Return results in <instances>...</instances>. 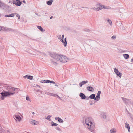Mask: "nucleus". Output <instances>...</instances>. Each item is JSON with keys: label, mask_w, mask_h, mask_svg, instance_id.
<instances>
[{"label": "nucleus", "mask_w": 133, "mask_h": 133, "mask_svg": "<svg viewBox=\"0 0 133 133\" xmlns=\"http://www.w3.org/2000/svg\"><path fill=\"white\" fill-rule=\"evenodd\" d=\"M51 56L54 58L62 62L65 63L67 62L69 60L68 58L66 56L59 54L53 53L51 54Z\"/></svg>", "instance_id": "f257e3e1"}, {"label": "nucleus", "mask_w": 133, "mask_h": 133, "mask_svg": "<svg viewBox=\"0 0 133 133\" xmlns=\"http://www.w3.org/2000/svg\"><path fill=\"white\" fill-rule=\"evenodd\" d=\"M92 118L90 117L86 118L85 119L86 124L88 125L87 128L89 130L92 132L94 131L95 127L94 124L92 122Z\"/></svg>", "instance_id": "f03ea898"}, {"label": "nucleus", "mask_w": 133, "mask_h": 133, "mask_svg": "<svg viewBox=\"0 0 133 133\" xmlns=\"http://www.w3.org/2000/svg\"><path fill=\"white\" fill-rule=\"evenodd\" d=\"M15 93L14 92H10L9 91H4L1 93L2 96L1 98L3 100L4 99V97H10L11 95H13Z\"/></svg>", "instance_id": "7ed1b4c3"}, {"label": "nucleus", "mask_w": 133, "mask_h": 133, "mask_svg": "<svg viewBox=\"0 0 133 133\" xmlns=\"http://www.w3.org/2000/svg\"><path fill=\"white\" fill-rule=\"evenodd\" d=\"M101 93V92L100 91H98V93L96 96L95 98V100L98 101L100 98V94Z\"/></svg>", "instance_id": "20e7f679"}, {"label": "nucleus", "mask_w": 133, "mask_h": 133, "mask_svg": "<svg viewBox=\"0 0 133 133\" xmlns=\"http://www.w3.org/2000/svg\"><path fill=\"white\" fill-rule=\"evenodd\" d=\"M9 8V5L4 3L1 9L6 10H8Z\"/></svg>", "instance_id": "39448f33"}, {"label": "nucleus", "mask_w": 133, "mask_h": 133, "mask_svg": "<svg viewBox=\"0 0 133 133\" xmlns=\"http://www.w3.org/2000/svg\"><path fill=\"white\" fill-rule=\"evenodd\" d=\"M6 89L7 90L10 91L11 92H13L14 91H15L17 89L16 88H15L14 87H7Z\"/></svg>", "instance_id": "423d86ee"}, {"label": "nucleus", "mask_w": 133, "mask_h": 133, "mask_svg": "<svg viewBox=\"0 0 133 133\" xmlns=\"http://www.w3.org/2000/svg\"><path fill=\"white\" fill-rule=\"evenodd\" d=\"M14 118L16 120H18L19 121H20L21 119V118L20 116L19 115H15L13 116Z\"/></svg>", "instance_id": "0eeeda50"}, {"label": "nucleus", "mask_w": 133, "mask_h": 133, "mask_svg": "<svg viewBox=\"0 0 133 133\" xmlns=\"http://www.w3.org/2000/svg\"><path fill=\"white\" fill-rule=\"evenodd\" d=\"M79 96L82 99H84L86 98V96L83 93L81 92L79 94Z\"/></svg>", "instance_id": "6e6552de"}, {"label": "nucleus", "mask_w": 133, "mask_h": 133, "mask_svg": "<svg viewBox=\"0 0 133 133\" xmlns=\"http://www.w3.org/2000/svg\"><path fill=\"white\" fill-rule=\"evenodd\" d=\"M55 119L56 120H57L60 123H62L63 122V121L60 118L56 117L55 118Z\"/></svg>", "instance_id": "1a4fd4ad"}, {"label": "nucleus", "mask_w": 133, "mask_h": 133, "mask_svg": "<svg viewBox=\"0 0 133 133\" xmlns=\"http://www.w3.org/2000/svg\"><path fill=\"white\" fill-rule=\"evenodd\" d=\"M30 122L31 124L34 125H37L38 123L37 122L33 119L31 120Z\"/></svg>", "instance_id": "9d476101"}, {"label": "nucleus", "mask_w": 133, "mask_h": 133, "mask_svg": "<svg viewBox=\"0 0 133 133\" xmlns=\"http://www.w3.org/2000/svg\"><path fill=\"white\" fill-rule=\"evenodd\" d=\"M90 9H93L94 10H96L97 11H99V10H102V8H100V7H98V8H90Z\"/></svg>", "instance_id": "9b49d317"}, {"label": "nucleus", "mask_w": 133, "mask_h": 133, "mask_svg": "<svg viewBox=\"0 0 133 133\" xmlns=\"http://www.w3.org/2000/svg\"><path fill=\"white\" fill-rule=\"evenodd\" d=\"M87 89L88 90H89L91 92L93 91L94 90V88L90 86L87 87Z\"/></svg>", "instance_id": "f8f14e48"}, {"label": "nucleus", "mask_w": 133, "mask_h": 133, "mask_svg": "<svg viewBox=\"0 0 133 133\" xmlns=\"http://www.w3.org/2000/svg\"><path fill=\"white\" fill-rule=\"evenodd\" d=\"M123 56L125 59H128L129 57V55L127 54H124L123 55Z\"/></svg>", "instance_id": "ddd939ff"}, {"label": "nucleus", "mask_w": 133, "mask_h": 133, "mask_svg": "<svg viewBox=\"0 0 133 133\" xmlns=\"http://www.w3.org/2000/svg\"><path fill=\"white\" fill-rule=\"evenodd\" d=\"M95 94H93L91 95L90 96H89V98L90 99H94L95 100Z\"/></svg>", "instance_id": "4468645a"}, {"label": "nucleus", "mask_w": 133, "mask_h": 133, "mask_svg": "<svg viewBox=\"0 0 133 133\" xmlns=\"http://www.w3.org/2000/svg\"><path fill=\"white\" fill-rule=\"evenodd\" d=\"M52 2H53L52 0H50L49 1H47L46 2V4L48 5H50L52 4Z\"/></svg>", "instance_id": "2eb2a0df"}, {"label": "nucleus", "mask_w": 133, "mask_h": 133, "mask_svg": "<svg viewBox=\"0 0 133 133\" xmlns=\"http://www.w3.org/2000/svg\"><path fill=\"white\" fill-rule=\"evenodd\" d=\"M14 16V13H12L11 14L6 15L5 16V17H12Z\"/></svg>", "instance_id": "dca6fc26"}, {"label": "nucleus", "mask_w": 133, "mask_h": 133, "mask_svg": "<svg viewBox=\"0 0 133 133\" xmlns=\"http://www.w3.org/2000/svg\"><path fill=\"white\" fill-rule=\"evenodd\" d=\"M64 41H63V42H62L64 43V46H66L67 45V41H66V38H64Z\"/></svg>", "instance_id": "f3484780"}, {"label": "nucleus", "mask_w": 133, "mask_h": 133, "mask_svg": "<svg viewBox=\"0 0 133 133\" xmlns=\"http://www.w3.org/2000/svg\"><path fill=\"white\" fill-rule=\"evenodd\" d=\"M122 99L123 101H124L125 103L126 102L127 103L129 101V99H126L122 97Z\"/></svg>", "instance_id": "a211bd4d"}, {"label": "nucleus", "mask_w": 133, "mask_h": 133, "mask_svg": "<svg viewBox=\"0 0 133 133\" xmlns=\"http://www.w3.org/2000/svg\"><path fill=\"white\" fill-rule=\"evenodd\" d=\"M45 94L47 95H50L52 96H53L54 94L51 93L47 91L45 92Z\"/></svg>", "instance_id": "6ab92c4d"}, {"label": "nucleus", "mask_w": 133, "mask_h": 133, "mask_svg": "<svg viewBox=\"0 0 133 133\" xmlns=\"http://www.w3.org/2000/svg\"><path fill=\"white\" fill-rule=\"evenodd\" d=\"M0 132L2 133H5V130L2 129V128L0 126Z\"/></svg>", "instance_id": "aec40b11"}, {"label": "nucleus", "mask_w": 133, "mask_h": 133, "mask_svg": "<svg viewBox=\"0 0 133 133\" xmlns=\"http://www.w3.org/2000/svg\"><path fill=\"white\" fill-rule=\"evenodd\" d=\"M116 74L117 76L119 77L120 78L121 77V75H122V74L120 73L119 71L117 72Z\"/></svg>", "instance_id": "412c9836"}, {"label": "nucleus", "mask_w": 133, "mask_h": 133, "mask_svg": "<svg viewBox=\"0 0 133 133\" xmlns=\"http://www.w3.org/2000/svg\"><path fill=\"white\" fill-rule=\"evenodd\" d=\"M42 81H43V82H42V83H49L50 82V80L48 79L45 80H43Z\"/></svg>", "instance_id": "4be33fe9"}, {"label": "nucleus", "mask_w": 133, "mask_h": 133, "mask_svg": "<svg viewBox=\"0 0 133 133\" xmlns=\"http://www.w3.org/2000/svg\"><path fill=\"white\" fill-rule=\"evenodd\" d=\"M100 8H102V9L103 8L108 9H110L111 8V7H109V6H104V5L103 6V7H100Z\"/></svg>", "instance_id": "5701e85b"}, {"label": "nucleus", "mask_w": 133, "mask_h": 133, "mask_svg": "<svg viewBox=\"0 0 133 133\" xmlns=\"http://www.w3.org/2000/svg\"><path fill=\"white\" fill-rule=\"evenodd\" d=\"M107 21L111 25H112V22L111 21V20L109 19H107Z\"/></svg>", "instance_id": "b1692460"}, {"label": "nucleus", "mask_w": 133, "mask_h": 133, "mask_svg": "<svg viewBox=\"0 0 133 133\" xmlns=\"http://www.w3.org/2000/svg\"><path fill=\"white\" fill-rule=\"evenodd\" d=\"M37 28L41 31H43V29L40 26H37Z\"/></svg>", "instance_id": "393cba45"}, {"label": "nucleus", "mask_w": 133, "mask_h": 133, "mask_svg": "<svg viewBox=\"0 0 133 133\" xmlns=\"http://www.w3.org/2000/svg\"><path fill=\"white\" fill-rule=\"evenodd\" d=\"M81 83H82L83 85H84V84L87 83L88 82V81H83L82 82H81Z\"/></svg>", "instance_id": "a878e982"}, {"label": "nucleus", "mask_w": 133, "mask_h": 133, "mask_svg": "<svg viewBox=\"0 0 133 133\" xmlns=\"http://www.w3.org/2000/svg\"><path fill=\"white\" fill-rule=\"evenodd\" d=\"M125 127L127 128H130L129 124L127 123H125Z\"/></svg>", "instance_id": "bb28decb"}, {"label": "nucleus", "mask_w": 133, "mask_h": 133, "mask_svg": "<svg viewBox=\"0 0 133 133\" xmlns=\"http://www.w3.org/2000/svg\"><path fill=\"white\" fill-rule=\"evenodd\" d=\"M51 125L52 126H57L58 124H57V123H56L54 122H51Z\"/></svg>", "instance_id": "cd10ccee"}, {"label": "nucleus", "mask_w": 133, "mask_h": 133, "mask_svg": "<svg viewBox=\"0 0 133 133\" xmlns=\"http://www.w3.org/2000/svg\"><path fill=\"white\" fill-rule=\"evenodd\" d=\"M27 78L30 80H32L33 78V76H28Z\"/></svg>", "instance_id": "c85d7f7f"}, {"label": "nucleus", "mask_w": 133, "mask_h": 133, "mask_svg": "<svg viewBox=\"0 0 133 133\" xmlns=\"http://www.w3.org/2000/svg\"><path fill=\"white\" fill-rule=\"evenodd\" d=\"M53 96L55 97H57L59 99H61V98L57 95H56L55 94H54Z\"/></svg>", "instance_id": "c756f323"}, {"label": "nucleus", "mask_w": 133, "mask_h": 133, "mask_svg": "<svg viewBox=\"0 0 133 133\" xmlns=\"http://www.w3.org/2000/svg\"><path fill=\"white\" fill-rule=\"evenodd\" d=\"M111 133H115L116 131L114 129H112L110 130Z\"/></svg>", "instance_id": "7c9ffc66"}, {"label": "nucleus", "mask_w": 133, "mask_h": 133, "mask_svg": "<svg viewBox=\"0 0 133 133\" xmlns=\"http://www.w3.org/2000/svg\"><path fill=\"white\" fill-rule=\"evenodd\" d=\"M51 116L50 115H48L47 116V118H46V117H45V118L46 119H47L48 120L50 121V118L51 117Z\"/></svg>", "instance_id": "2f4dec72"}, {"label": "nucleus", "mask_w": 133, "mask_h": 133, "mask_svg": "<svg viewBox=\"0 0 133 133\" xmlns=\"http://www.w3.org/2000/svg\"><path fill=\"white\" fill-rule=\"evenodd\" d=\"M4 3L0 1V8L1 9Z\"/></svg>", "instance_id": "473e14b6"}, {"label": "nucleus", "mask_w": 133, "mask_h": 133, "mask_svg": "<svg viewBox=\"0 0 133 133\" xmlns=\"http://www.w3.org/2000/svg\"><path fill=\"white\" fill-rule=\"evenodd\" d=\"M20 1V0H16L17 2H19V3L18 4L19 5H21V4L22 3V2H21Z\"/></svg>", "instance_id": "72a5a7b5"}, {"label": "nucleus", "mask_w": 133, "mask_h": 133, "mask_svg": "<svg viewBox=\"0 0 133 133\" xmlns=\"http://www.w3.org/2000/svg\"><path fill=\"white\" fill-rule=\"evenodd\" d=\"M114 71L115 72L116 74L117 72H118V69L116 68H115L114 69Z\"/></svg>", "instance_id": "f704fd0d"}, {"label": "nucleus", "mask_w": 133, "mask_h": 133, "mask_svg": "<svg viewBox=\"0 0 133 133\" xmlns=\"http://www.w3.org/2000/svg\"><path fill=\"white\" fill-rule=\"evenodd\" d=\"M64 37V35H63L62 36V39L61 40V41L62 42H63V38Z\"/></svg>", "instance_id": "c9c22d12"}, {"label": "nucleus", "mask_w": 133, "mask_h": 133, "mask_svg": "<svg viewBox=\"0 0 133 133\" xmlns=\"http://www.w3.org/2000/svg\"><path fill=\"white\" fill-rule=\"evenodd\" d=\"M111 38L112 39H115L116 38V36H113L111 37Z\"/></svg>", "instance_id": "e433bc0d"}, {"label": "nucleus", "mask_w": 133, "mask_h": 133, "mask_svg": "<svg viewBox=\"0 0 133 133\" xmlns=\"http://www.w3.org/2000/svg\"><path fill=\"white\" fill-rule=\"evenodd\" d=\"M102 118L104 119H105L106 118V115L104 114H103L102 115Z\"/></svg>", "instance_id": "4c0bfd02"}, {"label": "nucleus", "mask_w": 133, "mask_h": 133, "mask_svg": "<svg viewBox=\"0 0 133 133\" xmlns=\"http://www.w3.org/2000/svg\"><path fill=\"white\" fill-rule=\"evenodd\" d=\"M52 63L53 64H54V65H57V63L56 62H54V61H52Z\"/></svg>", "instance_id": "58836bf2"}, {"label": "nucleus", "mask_w": 133, "mask_h": 133, "mask_svg": "<svg viewBox=\"0 0 133 133\" xmlns=\"http://www.w3.org/2000/svg\"><path fill=\"white\" fill-rule=\"evenodd\" d=\"M56 129L57 130H58V131H60L61 130V129H60V128L58 127H56Z\"/></svg>", "instance_id": "ea45409f"}, {"label": "nucleus", "mask_w": 133, "mask_h": 133, "mask_svg": "<svg viewBox=\"0 0 133 133\" xmlns=\"http://www.w3.org/2000/svg\"><path fill=\"white\" fill-rule=\"evenodd\" d=\"M16 17H18V19H19L20 18V16L18 14L17 15H16Z\"/></svg>", "instance_id": "a19ab883"}, {"label": "nucleus", "mask_w": 133, "mask_h": 133, "mask_svg": "<svg viewBox=\"0 0 133 133\" xmlns=\"http://www.w3.org/2000/svg\"><path fill=\"white\" fill-rule=\"evenodd\" d=\"M26 99L27 101H30V99L29 97L27 96L26 97Z\"/></svg>", "instance_id": "79ce46f5"}, {"label": "nucleus", "mask_w": 133, "mask_h": 133, "mask_svg": "<svg viewBox=\"0 0 133 133\" xmlns=\"http://www.w3.org/2000/svg\"><path fill=\"white\" fill-rule=\"evenodd\" d=\"M34 91H37V92H39L40 91H39L40 90L38 89H34Z\"/></svg>", "instance_id": "37998d69"}, {"label": "nucleus", "mask_w": 133, "mask_h": 133, "mask_svg": "<svg viewBox=\"0 0 133 133\" xmlns=\"http://www.w3.org/2000/svg\"><path fill=\"white\" fill-rule=\"evenodd\" d=\"M50 83H51L54 84H55V83L53 81H50Z\"/></svg>", "instance_id": "c03bdc74"}, {"label": "nucleus", "mask_w": 133, "mask_h": 133, "mask_svg": "<svg viewBox=\"0 0 133 133\" xmlns=\"http://www.w3.org/2000/svg\"><path fill=\"white\" fill-rule=\"evenodd\" d=\"M19 3V2H16V6H20L21 5H19L18 4Z\"/></svg>", "instance_id": "a18cd8bd"}, {"label": "nucleus", "mask_w": 133, "mask_h": 133, "mask_svg": "<svg viewBox=\"0 0 133 133\" xmlns=\"http://www.w3.org/2000/svg\"><path fill=\"white\" fill-rule=\"evenodd\" d=\"M79 86H80V87H82V86L83 85H82V83H81V82H80L79 84Z\"/></svg>", "instance_id": "49530a36"}, {"label": "nucleus", "mask_w": 133, "mask_h": 133, "mask_svg": "<svg viewBox=\"0 0 133 133\" xmlns=\"http://www.w3.org/2000/svg\"><path fill=\"white\" fill-rule=\"evenodd\" d=\"M102 4L100 3L98 4H97V6H99V7H100V6Z\"/></svg>", "instance_id": "de8ad7c7"}, {"label": "nucleus", "mask_w": 133, "mask_h": 133, "mask_svg": "<svg viewBox=\"0 0 133 133\" xmlns=\"http://www.w3.org/2000/svg\"><path fill=\"white\" fill-rule=\"evenodd\" d=\"M17 2L15 1H13V3L14 4H15L16 5V3Z\"/></svg>", "instance_id": "09e8293b"}, {"label": "nucleus", "mask_w": 133, "mask_h": 133, "mask_svg": "<svg viewBox=\"0 0 133 133\" xmlns=\"http://www.w3.org/2000/svg\"><path fill=\"white\" fill-rule=\"evenodd\" d=\"M84 31H85L88 32L89 31V30L88 29H85Z\"/></svg>", "instance_id": "8fccbe9b"}, {"label": "nucleus", "mask_w": 133, "mask_h": 133, "mask_svg": "<svg viewBox=\"0 0 133 133\" xmlns=\"http://www.w3.org/2000/svg\"><path fill=\"white\" fill-rule=\"evenodd\" d=\"M28 76H27V75L25 76H23V78H24L25 79L26 78H27V77H28Z\"/></svg>", "instance_id": "3c124183"}, {"label": "nucleus", "mask_w": 133, "mask_h": 133, "mask_svg": "<svg viewBox=\"0 0 133 133\" xmlns=\"http://www.w3.org/2000/svg\"><path fill=\"white\" fill-rule=\"evenodd\" d=\"M89 97H86V98L85 99H86L87 100H89Z\"/></svg>", "instance_id": "603ef678"}, {"label": "nucleus", "mask_w": 133, "mask_h": 133, "mask_svg": "<svg viewBox=\"0 0 133 133\" xmlns=\"http://www.w3.org/2000/svg\"><path fill=\"white\" fill-rule=\"evenodd\" d=\"M2 85L1 83H0V88H2Z\"/></svg>", "instance_id": "864d4df0"}, {"label": "nucleus", "mask_w": 133, "mask_h": 133, "mask_svg": "<svg viewBox=\"0 0 133 133\" xmlns=\"http://www.w3.org/2000/svg\"><path fill=\"white\" fill-rule=\"evenodd\" d=\"M35 14L36 15H38L39 16H40V15H38V13H35Z\"/></svg>", "instance_id": "5fc2aeb1"}, {"label": "nucleus", "mask_w": 133, "mask_h": 133, "mask_svg": "<svg viewBox=\"0 0 133 133\" xmlns=\"http://www.w3.org/2000/svg\"><path fill=\"white\" fill-rule=\"evenodd\" d=\"M22 2L23 3H26V2L25 0H23Z\"/></svg>", "instance_id": "6e6d98bb"}, {"label": "nucleus", "mask_w": 133, "mask_h": 133, "mask_svg": "<svg viewBox=\"0 0 133 133\" xmlns=\"http://www.w3.org/2000/svg\"><path fill=\"white\" fill-rule=\"evenodd\" d=\"M131 62H133V59H132L131 60Z\"/></svg>", "instance_id": "4d7b16f0"}, {"label": "nucleus", "mask_w": 133, "mask_h": 133, "mask_svg": "<svg viewBox=\"0 0 133 133\" xmlns=\"http://www.w3.org/2000/svg\"><path fill=\"white\" fill-rule=\"evenodd\" d=\"M128 131L129 132H130V128H128Z\"/></svg>", "instance_id": "13d9d810"}, {"label": "nucleus", "mask_w": 133, "mask_h": 133, "mask_svg": "<svg viewBox=\"0 0 133 133\" xmlns=\"http://www.w3.org/2000/svg\"><path fill=\"white\" fill-rule=\"evenodd\" d=\"M14 14V15L15 14V15H18V14L17 13H15Z\"/></svg>", "instance_id": "bf43d9fd"}, {"label": "nucleus", "mask_w": 133, "mask_h": 133, "mask_svg": "<svg viewBox=\"0 0 133 133\" xmlns=\"http://www.w3.org/2000/svg\"><path fill=\"white\" fill-rule=\"evenodd\" d=\"M55 86H56V87H58V86L56 84H55Z\"/></svg>", "instance_id": "052dcab7"}, {"label": "nucleus", "mask_w": 133, "mask_h": 133, "mask_svg": "<svg viewBox=\"0 0 133 133\" xmlns=\"http://www.w3.org/2000/svg\"><path fill=\"white\" fill-rule=\"evenodd\" d=\"M53 16H51L50 17V19H52V18H53Z\"/></svg>", "instance_id": "680f3d73"}, {"label": "nucleus", "mask_w": 133, "mask_h": 133, "mask_svg": "<svg viewBox=\"0 0 133 133\" xmlns=\"http://www.w3.org/2000/svg\"><path fill=\"white\" fill-rule=\"evenodd\" d=\"M2 29V27H1L0 26V31Z\"/></svg>", "instance_id": "e2e57ef3"}, {"label": "nucleus", "mask_w": 133, "mask_h": 133, "mask_svg": "<svg viewBox=\"0 0 133 133\" xmlns=\"http://www.w3.org/2000/svg\"><path fill=\"white\" fill-rule=\"evenodd\" d=\"M12 30V29H9V31H11Z\"/></svg>", "instance_id": "0e129e2a"}, {"label": "nucleus", "mask_w": 133, "mask_h": 133, "mask_svg": "<svg viewBox=\"0 0 133 133\" xmlns=\"http://www.w3.org/2000/svg\"><path fill=\"white\" fill-rule=\"evenodd\" d=\"M103 5H101L100 6V7H103Z\"/></svg>", "instance_id": "69168bd1"}, {"label": "nucleus", "mask_w": 133, "mask_h": 133, "mask_svg": "<svg viewBox=\"0 0 133 133\" xmlns=\"http://www.w3.org/2000/svg\"><path fill=\"white\" fill-rule=\"evenodd\" d=\"M32 114L33 115H34V114H35V113L34 112H33Z\"/></svg>", "instance_id": "338daca9"}, {"label": "nucleus", "mask_w": 133, "mask_h": 133, "mask_svg": "<svg viewBox=\"0 0 133 133\" xmlns=\"http://www.w3.org/2000/svg\"><path fill=\"white\" fill-rule=\"evenodd\" d=\"M37 87H38L39 88H40V86H39L38 85H37Z\"/></svg>", "instance_id": "774afa93"}]
</instances>
